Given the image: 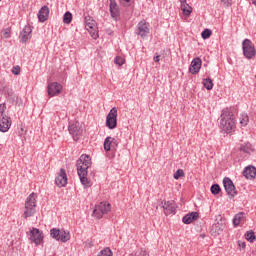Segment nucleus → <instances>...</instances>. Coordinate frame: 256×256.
<instances>
[{"label":"nucleus","mask_w":256,"mask_h":256,"mask_svg":"<svg viewBox=\"0 0 256 256\" xmlns=\"http://www.w3.org/2000/svg\"><path fill=\"white\" fill-rule=\"evenodd\" d=\"M76 167L81 184L84 187H91L92 184L87 178V170L91 167V157L87 154H82L76 162Z\"/></svg>","instance_id":"nucleus-1"},{"label":"nucleus","mask_w":256,"mask_h":256,"mask_svg":"<svg viewBox=\"0 0 256 256\" xmlns=\"http://www.w3.org/2000/svg\"><path fill=\"white\" fill-rule=\"evenodd\" d=\"M220 120V127L225 133H231L232 130L235 129V115H233V111L231 109L226 108L222 110Z\"/></svg>","instance_id":"nucleus-2"},{"label":"nucleus","mask_w":256,"mask_h":256,"mask_svg":"<svg viewBox=\"0 0 256 256\" xmlns=\"http://www.w3.org/2000/svg\"><path fill=\"white\" fill-rule=\"evenodd\" d=\"M36 207H37V194L35 192H32L25 202V211H24V219H27L29 217H33L36 213Z\"/></svg>","instance_id":"nucleus-3"},{"label":"nucleus","mask_w":256,"mask_h":256,"mask_svg":"<svg viewBox=\"0 0 256 256\" xmlns=\"http://www.w3.org/2000/svg\"><path fill=\"white\" fill-rule=\"evenodd\" d=\"M5 109H7V104H0V131L1 133H7L11 128V117L5 114Z\"/></svg>","instance_id":"nucleus-4"},{"label":"nucleus","mask_w":256,"mask_h":256,"mask_svg":"<svg viewBox=\"0 0 256 256\" xmlns=\"http://www.w3.org/2000/svg\"><path fill=\"white\" fill-rule=\"evenodd\" d=\"M243 55L246 59H253L256 55L255 44L250 39H245L242 42Z\"/></svg>","instance_id":"nucleus-5"},{"label":"nucleus","mask_w":256,"mask_h":256,"mask_svg":"<svg viewBox=\"0 0 256 256\" xmlns=\"http://www.w3.org/2000/svg\"><path fill=\"white\" fill-rule=\"evenodd\" d=\"M224 189L230 199H233L237 195V189L235 188V184H233V180L229 177H225L223 179Z\"/></svg>","instance_id":"nucleus-6"},{"label":"nucleus","mask_w":256,"mask_h":256,"mask_svg":"<svg viewBox=\"0 0 256 256\" xmlns=\"http://www.w3.org/2000/svg\"><path fill=\"white\" fill-rule=\"evenodd\" d=\"M68 131L73 136L74 141H79V137L83 135V126H81L79 121H76L68 126Z\"/></svg>","instance_id":"nucleus-7"},{"label":"nucleus","mask_w":256,"mask_h":256,"mask_svg":"<svg viewBox=\"0 0 256 256\" xmlns=\"http://www.w3.org/2000/svg\"><path fill=\"white\" fill-rule=\"evenodd\" d=\"M106 127L108 129L117 128V108L113 107L106 117Z\"/></svg>","instance_id":"nucleus-8"},{"label":"nucleus","mask_w":256,"mask_h":256,"mask_svg":"<svg viewBox=\"0 0 256 256\" xmlns=\"http://www.w3.org/2000/svg\"><path fill=\"white\" fill-rule=\"evenodd\" d=\"M30 241L35 243V245H41V243H43V232L38 228H32L30 231Z\"/></svg>","instance_id":"nucleus-9"},{"label":"nucleus","mask_w":256,"mask_h":256,"mask_svg":"<svg viewBox=\"0 0 256 256\" xmlns=\"http://www.w3.org/2000/svg\"><path fill=\"white\" fill-rule=\"evenodd\" d=\"M47 89L49 97H55V95H60L63 86L57 82H52L48 85Z\"/></svg>","instance_id":"nucleus-10"},{"label":"nucleus","mask_w":256,"mask_h":256,"mask_svg":"<svg viewBox=\"0 0 256 256\" xmlns=\"http://www.w3.org/2000/svg\"><path fill=\"white\" fill-rule=\"evenodd\" d=\"M2 93L5 95L8 103H15L17 101V95H15V92L9 86L4 85L2 87Z\"/></svg>","instance_id":"nucleus-11"},{"label":"nucleus","mask_w":256,"mask_h":256,"mask_svg":"<svg viewBox=\"0 0 256 256\" xmlns=\"http://www.w3.org/2000/svg\"><path fill=\"white\" fill-rule=\"evenodd\" d=\"M136 33L140 35V37H147V35H149V23L145 20L140 21L137 25Z\"/></svg>","instance_id":"nucleus-12"},{"label":"nucleus","mask_w":256,"mask_h":256,"mask_svg":"<svg viewBox=\"0 0 256 256\" xmlns=\"http://www.w3.org/2000/svg\"><path fill=\"white\" fill-rule=\"evenodd\" d=\"M55 184L57 187H66L67 185V172H65V169L61 168L56 179Z\"/></svg>","instance_id":"nucleus-13"},{"label":"nucleus","mask_w":256,"mask_h":256,"mask_svg":"<svg viewBox=\"0 0 256 256\" xmlns=\"http://www.w3.org/2000/svg\"><path fill=\"white\" fill-rule=\"evenodd\" d=\"M162 207L165 215H175V211L177 209L175 201H164Z\"/></svg>","instance_id":"nucleus-14"},{"label":"nucleus","mask_w":256,"mask_h":256,"mask_svg":"<svg viewBox=\"0 0 256 256\" xmlns=\"http://www.w3.org/2000/svg\"><path fill=\"white\" fill-rule=\"evenodd\" d=\"M31 33H33V28L31 26H25L20 32V42L27 43L31 39Z\"/></svg>","instance_id":"nucleus-15"},{"label":"nucleus","mask_w":256,"mask_h":256,"mask_svg":"<svg viewBox=\"0 0 256 256\" xmlns=\"http://www.w3.org/2000/svg\"><path fill=\"white\" fill-rule=\"evenodd\" d=\"M203 61H201V58H194L191 62L189 71L192 75H197L199 71L201 70V65Z\"/></svg>","instance_id":"nucleus-16"},{"label":"nucleus","mask_w":256,"mask_h":256,"mask_svg":"<svg viewBox=\"0 0 256 256\" xmlns=\"http://www.w3.org/2000/svg\"><path fill=\"white\" fill-rule=\"evenodd\" d=\"M199 219V212H191L189 214H186L182 221L185 225H191L193 221H197Z\"/></svg>","instance_id":"nucleus-17"},{"label":"nucleus","mask_w":256,"mask_h":256,"mask_svg":"<svg viewBox=\"0 0 256 256\" xmlns=\"http://www.w3.org/2000/svg\"><path fill=\"white\" fill-rule=\"evenodd\" d=\"M38 19L40 23H45L49 19V7L43 6L38 12Z\"/></svg>","instance_id":"nucleus-18"},{"label":"nucleus","mask_w":256,"mask_h":256,"mask_svg":"<svg viewBox=\"0 0 256 256\" xmlns=\"http://www.w3.org/2000/svg\"><path fill=\"white\" fill-rule=\"evenodd\" d=\"M246 221V216L244 212H239L233 218L234 227H239V225H244Z\"/></svg>","instance_id":"nucleus-19"},{"label":"nucleus","mask_w":256,"mask_h":256,"mask_svg":"<svg viewBox=\"0 0 256 256\" xmlns=\"http://www.w3.org/2000/svg\"><path fill=\"white\" fill-rule=\"evenodd\" d=\"M110 14L113 19H117L120 15L119 6L115 0H110Z\"/></svg>","instance_id":"nucleus-20"},{"label":"nucleus","mask_w":256,"mask_h":256,"mask_svg":"<svg viewBox=\"0 0 256 256\" xmlns=\"http://www.w3.org/2000/svg\"><path fill=\"white\" fill-rule=\"evenodd\" d=\"M180 4V8L183 14L186 15V17H189V15L193 13V8L187 4V0H180Z\"/></svg>","instance_id":"nucleus-21"},{"label":"nucleus","mask_w":256,"mask_h":256,"mask_svg":"<svg viewBox=\"0 0 256 256\" xmlns=\"http://www.w3.org/2000/svg\"><path fill=\"white\" fill-rule=\"evenodd\" d=\"M243 175H244V177H246V179H255V177H256L255 166L246 167L243 171Z\"/></svg>","instance_id":"nucleus-22"},{"label":"nucleus","mask_w":256,"mask_h":256,"mask_svg":"<svg viewBox=\"0 0 256 256\" xmlns=\"http://www.w3.org/2000/svg\"><path fill=\"white\" fill-rule=\"evenodd\" d=\"M223 229H225V224H223V222H217L212 225L211 231L217 235H221V233H223Z\"/></svg>","instance_id":"nucleus-23"},{"label":"nucleus","mask_w":256,"mask_h":256,"mask_svg":"<svg viewBox=\"0 0 256 256\" xmlns=\"http://www.w3.org/2000/svg\"><path fill=\"white\" fill-rule=\"evenodd\" d=\"M99 211L102 212V214L107 215L109 211H111V204L109 202H101L98 205Z\"/></svg>","instance_id":"nucleus-24"},{"label":"nucleus","mask_w":256,"mask_h":256,"mask_svg":"<svg viewBox=\"0 0 256 256\" xmlns=\"http://www.w3.org/2000/svg\"><path fill=\"white\" fill-rule=\"evenodd\" d=\"M71 239V234L65 230H60L59 241L61 243H67Z\"/></svg>","instance_id":"nucleus-25"},{"label":"nucleus","mask_w":256,"mask_h":256,"mask_svg":"<svg viewBox=\"0 0 256 256\" xmlns=\"http://www.w3.org/2000/svg\"><path fill=\"white\" fill-rule=\"evenodd\" d=\"M112 143H115V138H113V137H106V139L104 141V149L106 151H111Z\"/></svg>","instance_id":"nucleus-26"},{"label":"nucleus","mask_w":256,"mask_h":256,"mask_svg":"<svg viewBox=\"0 0 256 256\" xmlns=\"http://www.w3.org/2000/svg\"><path fill=\"white\" fill-rule=\"evenodd\" d=\"M240 151H243V153H253V145H251L250 143H246L240 146Z\"/></svg>","instance_id":"nucleus-27"},{"label":"nucleus","mask_w":256,"mask_h":256,"mask_svg":"<svg viewBox=\"0 0 256 256\" xmlns=\"http://www.w3.org/2000/svg\"><path fill=\"white\" fill-rule=\"evenodd\" d=\"M202 83L207 91L213 89V80L211 78H204Z\"/></svg>","instance_id":"nucleus-28"},{"label":"nucleus","mask_w":256,"mask_h":256,"mask_svg":"<svg viewBox=\"0 0 256 256\" xmlns=\"http://www.w3.org/2000/svg\"><path fill=\"white\" fill-rule=\"evenodd\" d=\"M50 235L52 239H56V241H59V237L61 235V230L57 229V228H52L50 230Z\"/></svg>","instance_id":"nucleus-29"},{"label":"nucleus","mask_w":256,"mask_h":256,"mask_svg":"<svg viewBox=\"0 0 256 256\" xmlns=\"http://www.w3.org/2000/svg\"><path fill=\"white\" fill-rule=\"evenodd\" d=\"M73 21V14L71 12H66L63 17V22L65 25H69Z\"/></svg>","instance_id":"nucleus-30"},{"label":"nucleus","mask_w":256,"mask_h":256,"mask_svg":"<svg viewBox=\"0 0 256 256\" xmlns=\"http://www.w3.org/2000/svg\"><path fill=\"white\" fill-rule=\"evenodd\" d=\"M210 191L212 195H219V193H221V186H219V184H213Z\"/></svg>","instance_id":"nucleus-31"},{"label":"nucleus","mask_w":256,"mask_h":256,"mask_svg":"<svg viewBox=\"0 0 256 256\" xmlns=\"http://www.w3.org/2000/svg\"><path fill=\"white\" fill-rule=\"evenodd\" d=\"M248 123H249V116L247 114H242L240 117V125H242V127H246Z\"/></svg>","instance_id":"nucleus-32"},{"label":"nucleus","mask_w":256,"mask_h":256,"mask_svg":"<svg viewBox=\"0 0 256 256\" xmlns=\"http://www.w3.org/2000/svg\"><path fill=\"white\" fill-rule=\"evenodd\" d=\"M97 256H113V252L110 248H104L98 253Z\"/></svg>","instance_id":"nucleus-33"},{"label":"nucleus","mask_w":256,"mask_h":256,"mask_svg":"<svg viewBox=\"0 0 256 256\" xmlns=\"http://www.w3.org/2000/svg\"><path fill=\"white\" fill-rule=\"evenodd\" d=\"M245 238L247 239V241H250V243H253V241H255V239H256L255 232H253V231L247 232L245 234Z\"/></svg>","instance_id":"nucleus-34"},{"label":"nucleus","mask_w":256,"mask_h":256,"mask_svg":"<svg viewBox=\"0 0 256 256\" xmlns=\"http://www.w3.org/2000/svg\"><path fill=\"white\" fill-rule=\"evenodd\" d=\"M211 35H213V32L207 28L204 29V31L201 33L202 39H209V37H211Z\"/></svg>","instance_id":"nucleus-35"},{"label":"nucleus","mask_w":256,"mask_h":256,"mask_svg":"<svg viewBox=\"0 0 256 256\" xmlns=\"http://www.w3.org/2000/svg\"><path fill=\"white\" fill-rule=\"evenodd\" d=\"M181 177H185V171H183V169H178L175 173H174V179H181Z\"/></svg>","instance_id":"nucleus-36"},{"label":"nucleus","mask_w":256,"mask_h":256,"mask_svg":"<svg viewBox=\"0 0 256 256\" xmlns=\"http://www.w3.org/2000/svg\"><path fill=\"white\" fill-rule=\"evenodd\" d=\"M103 215V212H101L98 207L93 210V216L96 217V219H101Z\"/></svg>","instance_id":"nucleus-37"},{"label":"nucleus","mask_w":256,"mask_h":256,"mask_svg":"<svg viewBox=\"0 0 256 256\" xmlns=\"http://www.w3.org/2000/svg\"><path fill=\"white\" fill-rule=\"evenodd\" d=\"M114 63H116V65H119L121 67V65L125 63V59H123V57L121 56H117L114 60Z\"/></svg>","instance_id":"nucleus-38"},{"label":"nucleus","mask_w":256,"mask_h":256,"mask_svg":"<svg viewBox=\"0 0 256 256\" xmlns=\"http://www.w3.org/2000/svg\"><path fill=\"white\" fill-rule=\"evenodd\" d=\"M12 73H13V75H19V74L21 73V67H19V66H14V67L12 68Z\"/></svg>","instance_id":"nucleus-39"},{"label":"nucleus","mask_w":256,"mask_h":256,"mask_svg":"<svg viewBox=\"0 0 256 256\" xmlns=\"http://www.w3.org/2000/svg\"><path fill=\"white\" fill-rule=\"evenodd\" d=\"M224 7H231V0H220Z\"/></svg>","instance_id":"nucleus-40"},{"label":"nucleus","mask_w":256,"mask_h":256,"mask_svg":"<svg viewBox=\"0 0 256 256\" xmlns=\"http://www.w3.org/2000/svg\"><path fill=\"white\" fill-rule=\"evenodd\" d=\"M90 35H91L92 39H98V37H99V34L95 31L94 32L90 31Z\"/></svg>","instance_id":"nucleus-41"},{"label":"nucleus","mask_w":256,"mask_h":256,"mask_svg":"<svg viewBox=\"0 0 256 256\" xmlns=\"http://www.w3.org/2000/svg\"><path fill=\"white\" fill-rule=\"evenodd\" d=\"M120 1V3L122 4V5H124L125 7H127V5H129V3H131V0H119Z\"/></svg>","instance_id":"nucleus-42"},{"label":"nucleus","mask_w":256,"mask_h":256,"mask_svg":"<svg viewBox=\"0 0 256 256\" xmlns=\"http://www.w3.org/2000/svg\"><path fill=\"white\" fill-rule=\"evenodd\" d=\"M238 246L241 247V249H245L246 244H245L244 241L239 240V241H238Z\"/></svg>","instance_id":"nucleus-43"},{"label":"nucleus","mask_w":256,"mask_h":256,"mask_svg":"<svg viewBox=\"0 0 256 256\" xmlns=\"http://www.w3.org/2000/svg\"><path fill=\"white\" fill-rule=\"evenodd\" d=\"M3 37L5 38V39H9V31H5L4 33H3Z\"/></svg>","instance_id":"nucleus-44"},{"label":"nucleus","mask_w":256,"mask_h":256,"mask_svg":"<svg viewBox=\"0 0 256 256\" xmlns=\"http://www.w3.org/2000/svg\"><path fill=\"white\" fill-rule=\"evenodd\" d=\"M159 59H161V55H157L154 57V62L159 63Z\"/></svg>","instance_id":"nucleus-45"},{"label":"nucleus","mask_w":256,"mask_h":256,"mask_svg":"<svg viewBox=\"0 0 256 256\" xmlns=\"http://www.w3.org/2000/svg\"><path fill=\"white\" fill-rule=\"evenodd\" d=\"M86 29H93V24H90V23H88V24H86Z\"/></svg>","instance_id":"nucleus-46"},{"label":"nucleus","mask_w":256,"mask_h":256,"mask_svg":"<svg viewBox=\"0 0 256 256\" xmlns=\"http://www.w3.org/2000/svg\"><path fill=\"white\" fill-rule=\"evenodd\" d=\"M117 147V140L115 139V143H112V149H115Z\"/></svg>","instance_id":"nucleus-47"},{"label":"nucleus","mask_w":256,"mask_h":256,"mask_svg":"<svg viewBox=\"0 0 256 256\" xmlns=\"http://www.w3.org/2000/svg\"><path fill=\"white\" fill-rule=\"evenodd\" d=\"M200 237H201L202 239H205V234H200Z\"/></svg>","instance_id":"nucleus-48"},{"label":"nucleus","mask_w":256,"mask_h":256,"mask_svg":"<svg viewBox=\"0 0 256 256\" xmlns=\"http://www.w3.org/2000/svg\"><path fill=\"white\" fill-rule=\"evenodd\" d=\"M253 4L256 5V0H253Z\"/></svg>","instance_id":"nucleus-49"}]
</instances>
